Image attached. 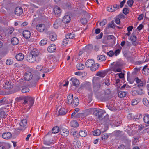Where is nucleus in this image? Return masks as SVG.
Returning a JSON list of instances; mask_svg holds the SVG:
<instances>
[{
    "instance_id": "6e6d98bb",
    "label": "nucleus",
    "mask_w": 149,
    "mask_h": 149,
    "mask_svg": "<svg viewBox=\"0 0 149 149\" xmlns=\"http://www.w3.org/2000/svg\"><path fill=\"white\" fill-rule=\"evenodd\" d=\"M108 138V136L107 134H102V135L101 138L102 140L106 139Z\"/></svg>"
},
{
    "instance_id": "a19ab883",
    "label": "nucleus",
    "mask_w": 149,
    "mask_h": 149,
    "mask_svg": "<svg viewBox=\"0 0 149 149\" xmlns=\"http://www.w3.org/2000/svg\"><path fill=\"white\" fill-rule=\"evenodd\" d=\"M108 38L106 36H104L102 40V42L103 43L107 44L109 43Z\"/></svg>"
},
{
    "instance_id": "412c9836",
    "label": "nucleus",
    "mask_w": 149,
    "mask_h": 149,
    "mask_svg": "<svg viewBox=\"0 0 149 149\" xmlns=\"http://www.w3.org/2000/svg\"><path fill=\"white\" fill-rule=\"evenodd\" d=\"M71 19V17L69 15H66L64 16L63 21L64 23H68L70 22Z\"/></svg>"
},
{
    "instance_id": "7c9ffc66",
    "label": "nucleus",
    "mask_w": 149,
    "mask_h": 149,
    "mask_svg": "<svg viewBox=\"0 0 149 149\" xmlns=\"http://www.w3.org/2000/svg\"><path fill=\"white\" fill-rule=\"evenodd\" d=\"M106 56L104 55H101L100 56L98 55L97 57V60L100 61H103L106 59Z\"/></svg>"
},
{
    "instance_id": "58836bf2",
    "label": "nucleus",
    "mask_w": 149,
    "mask_h": 149,
    "mask_svg": "<svg viewBox=\"0 0 149 149\" xmlns=\"http://www.w3.org/2000/svg\"><path fill=\"white\" fill-rule=\"evenodd\" d=\"M120 65V64L119 63H116V64L115 65H114L111 68V69L112 70L114 71V69H117V68H118L119 67V66Z\"/></svg>"
},
{
    "instance_id": "cd10ccee",
    "label": "nucleus",
    "mask_w": 149,
    "mask_h": 149,
    "mask_svg": "<svg viewBox=\"0 0 149 149\" xmlns=\"http://www.w3.org/2000/svg\"><path fill=\"white\" fill-rule=\"evenodd\" d=\"M70 125L71 127H78L79 124L78 122L76 120H73L71 122Z\"/></svg>"
},
{
    "instance_id": "f03ea898",
    "label": "nucleus",
    "mask_w": 149,
    "mask_h": 149,
    "mask_svg": "<svg viewBox=\"0 0 149 149\" xmlns=\"http://www.w3.org/2000/svg\"><path fill=\"white\" fill-rule=\"evenodd\" d=\"M99 78L96 77L93 78V83L94 91L95 92L96 94L98 97L103 99V95H104V93H102L101 92L102 90L100 89L97 90L96 88L97 87L99 88L101 86Z\"/></svg>"
},
{
    "instance_id": "473e14b6",
    "label": "nucleus",
    "mask_w": 149,
    "mask_h": 149,
    "mask_svg": "<svg viewBox=\"0 0 149 149\" xmlns=\"http://www.w3.org/2000/svg\"><path fill=\"white\" fill-rule=\"evenodd\" d=\"M42 72L44 73H47L49 71V68L46 66H42Z\"/></svg>"
},
{
    "instance_id": "e433bc0d",
    "label": "nucleus",
    "mask_w": 149,
    "mask_h": 149,
    "mask_svg": "<svg viewBox=\"0 0 149 149\" xmlns=\"http://www.w3.org/2000/svg\"><path fill=\"white\" fill-rule=\"evenodd\" d=\"M101 133L99 129H97L94 130L93 133V135L95 136H98Z\"/></svg>"
},
{
    "instance_id": "13d9d810",
    "label": "nucleus",
    "mask_w": 149,
    "mask_h": 149,
    "mask_svg": "<svg viewBox=\"0 0 149 149\" xmlns=\"http://www.w3.org/2000/svg\"><path fill=\"white\" fill-rule=\"evenodd\" d=\"M118 75L119 76V77L121 79H123L124 78V74L122 72L120 73H117L116 74V75Z\"/></svg>"
},
{
    "instance_id": "2f4dec72",
    "label": "nucleus",
    "mask_w": 149,
    "mask_h": 149,
    "mask_svg": "<svg viewBox=\"0 0 149 149\" xmlns=\"http://www.w3.org/2000/svg\"><path fill=\"white\" fill-rule=\"evenodd\" d=\"M79 135L82 137H85L87 135V132L85 130H81L79 132Z\"/></svg>"
},
{
    "instance_id": "a211bd4d",
    "label": "nucleus",
    "mask_w": 149,
    "mask_h": 149,
    "mask_svg": "<svg viewBox=\"0 0 149 149\" xmlns=\"http://www.w3.org/2000/svg\"><path fill=\"white\" fill-rule=\"evenodd\" d=\"M27 123V121L26 119L22 120L20 123V125L21 127H23L22 130L26 128V125Z\"/></svg>"
},
{
    "instance_id": "49530a36",
    "label": "nucleus",
    "mask_w": 149,
    "mask_h": 149,
    "mask_svg": "<svg viewBox=\"0 0 149 149\" xmlns=\"http://www.w3.org/2000/svg\"><path fill=\"white\" fill-rule=\"evenodd\" d=\"M37 82L33 79L32 81L29 84L30 86L32 87H35L36 84Z\"/></svg>"
},
{
    "instance_id": "09e8293b",
    "label": "nucleus",
    "mask_w": 149,
    "mask_h": 149,
    "mask_svg": "<svg viewBox=\"0 0 149 149\" xmlns=\"http://www.w3.org/2000/svg\"><path fill=\"white\" fill-rule=\"evenodd\" d=\"M79 110V108H76L74 109V111L73 113L71 115V118H73L74 115Z\"/></svg>"
},
{
    "instance_id": "6ab92c4d",
    "label": "nucleus",
    "mask_w": 149,
    "mask_h": 149,
    "mask_svg": "<svg viewBox=\"0 0 149 149\" xmlns=\"http://www.w3.org/2000/svg\"><path fill=\"white\" fill-rule=\"evenodd\" d=\"M15 57L18 61H21L24 58V55L22 53H19L16 55Z\"/></svg>"
},
{
    "instance_id": "1a4fd4ad",
    "label": "nucleus",
    "mask_w": 149,
    "mask_h": 149,
    "mask_svg": "<svg viewBox=\"0 0 149 149\" xmlns=\"http://www.w3.org/2000/svg\"><path fill=\"white\" fill-rule=\"evenodd\" d=\"M95 63L94 61L92 59H89L87 60L85 63V65L87 67L90 68L92 67Z\"/></svg>"
},
{
    "instance_id": "c85d7f7f",
    "label": "nucleus",
    "mask_w": 149,
    "mask_h": 149,
    "mask_svg": "<svg viewBox=\"0 0 149 149\" xmlns=\"http://www.w3.org/2000/svg\"><path fill=\"white\" fill-rule=\"evenodd\" d=\"M127 93L126 92L123 91H119L118 93V96L121 98L124 97L126 96Z\"/></svg>"
},
{
    "instance_id": "4468645a",
    "label": "nucleus",
    "mask_w": 149,
    "mask_h": 149,
    "mask_svg": "<svg viewBox=\"0 0 149 149\" xmlns=\"http://www.w3.org/2000/svg\"><path fill=\"white\" fill-rule=\"evenodd\" d=\"M49 37L52 41H55L57 38L56 35L54 32H51L49 34Z\"/></svg>"
},
{
    "instance_id": "603ef678",
    "label": "nucleus",
    "mask_w": 149,
    "mask_h": 149,
    "mask_svg": "<svg viewBox=\"0 0 149 149\" xmlns=\"http://www.w3.org/2000/svg\"><path fill=\"white\" fill-rule=\"evenodd\" d=\"M114 9H113V5H111V6H109V7H107V10L110 12H113L114 11Z\"/></svg>"
},
{
    "instance_id": "6e6552de",
    "label": "nucleus",
    "mask_w": 149,
    "mask_h": 149,
    "mask_svg": "<svg viewBox=\"0 0 149 149\" xmlns=\"http://www.w3.org/2000/svg\"><path fill=\"white\" fill-rule=\"evenodd\" d=\"M23 12V9L20 7H17L15 10V14L17 16H20Z\"/></svg>"
},
{
    "instance_id": "79ce46f5",
    "label": "nucleus",
    "mask_w": 149,
    "mask_h": 149,
    "mask_svg": "<svg viewBox=\"0 0 149 149\" xmlns=\"http://www.w3.org/2000/svg\"><path fill=\"white\" fill-rule=\"evenodd\" d=\"M136 36L133 33H132L130 37L131 40L132 42H135L136 40Z\"/></svg>"
},
{
    "instance_id": "ddd939ff",
    "label": "nucleus",
    "mask_w": 149,
    "mask_h": 149,
    "mask_svg": "<svg viewBox=\"0 0 149 149\" xmlns=\"http://www.w3.org/2000/svg\"><path fill=\"white\" fill-rule=\"evenodd\" d=\"M79 102V100L78 99V97H75L74 98L73 100L72 101V103L71 104H72L73 106L75 107L78 105Z\"/></svg>"
},
{
    "instance_id": "680f3d73",
    "label": "nucleus",
    "mask_w": 149,
    "mask_h": 149,
    "mask_svg": "<svg viewBox=\"0 0 149 149\" xmlns=\"http://www.w3.org/2000/svg\"><path fill=\"white\" fill-rule=\"evenodd\" d=\"M42 66L40 65H38L36 67V69L37 70L40 71H42Z\"/></svg>"
},
{
    "instance_id": "774afa93",
    "label": "nucleus",
    "mask_w": 149,
    "mask_h": 149,
    "mask_svg": "<svg viewBox=\"0 0 149 149\" xmlns=\"http://www.w3.org/2000/svg\"><path fill=\"white\" fill-rule=\"evenodd\" d=\"M118 149H129V148H126L125 146L123 145L122 144L119 146L118 147Z\"/></svg>"
},
{
    "instance_id": "39448f33",
    "label": "nucleus",
    "mask_w": 149,
    "mask_h": 149,
    "mask_svg": "<svg viewBox=\"0 0 149 149\" xmlns=\"http://www.w3.org/2000/svg\"><path fill=\"white\" fill-rule=\"evenodd\" d=\"M3 85V87L6 89H9L13 88V84H11V81H6Z\"/></svg>"
},
{
    "instance_id": "5701e85b",
    "label": "nucleus",
    "mask_w": 149,
    "mask_h": 149,
    "mask_svg": "<svg viewBox=\"0 0 149 149\" xmlns=\"http://www.w3.org/2000/svg\"><path fill=\"white\" fill-rule=\"evenodd\" d=\"M116 27V25L114 23L113 20H112L110 22L108 23L107 27V28H112L115 29Z\"/></svg>"
},
{
    "instance_id": "bb28decb",
    "label": "nucleus",
    "mask_w": 149,
    "mask_h": 149,
    "mask_svg": "<svg viewBox=\"0 0 149 149\" xmlns=\"http://www.w3.org/2000/svg\"><path fill=\"white\" fill-rule=\"evenodd\" d=\"M19 40L17 38L14 37L11 39V43L13 45H17L19 43Z\"/></svg>"
},
{
    "instance_id": "f8f14e48",
    "label": "nucleus",
    "mask_w": 149,
    "mask_h": 149,
    "mask_svg": "<svg viewBox=\"0 0 149 149\" xmlns=\"http://www.w3.org/2000/svg\"><path fill=\"white\" fill-rule=\"evenodd\" d=\"M2 137L5 139H10L12 136V134L9 132H6L2 135Z\"/></svg>"
},
{
    "instance_id": "a18cd8bd",
    "label": "nucleus",
    "mask_w": 149,
    "mask_h": 149,
    "mask_svg": "<svg viewBox=\"0 0 149 149\" xmlns=\"http://www.w3.org/2000/svg\"><path fill=\"white\" fill-rule=\"evenodd\" d=\"M99 111L97 109L95 108H94V110L93 114L95 115L96 116H97V115L99 114Z\"/></svg>"
},
{
    "instance_id": "9d476101",
    "label": "nucleus",
    "mask_w": 149,
    "mask_h": 149,
    "mask_svg": "<svg viewBox=\"0 0 149 149\" xmlns=\"http://www.w3.org/2000/svg\"><path fill=\"white\" fill-rule=\"evenodd\" d=\"M56 46L54 44L50 45L47 48V50L49 52H53L56 49Z\"/></svg>"
},
{
    "instance_id": "c03bdc74",
    "label": "nucleus",
    "mask_w": 149,
    "mask_h": 149,
    "mask_svg": "<svg viewBox=\"0 0 149 149\" xmlns=\"http://www.w3.org/2000/svg\"><path fill=\"white\" fill-rule=\"evenodd\" d=\"M142 118V115L141 114H136L134 116V119L136 120H138L139 119Z\"/></svg>"
},
{
    "instance_id": "0eeeda50",
    "label": "nucleus",
    "mask_w": 149,
    "mask_h": 149,
    "mask_svg": "<svg viewBox=\"0 0 149 149\" xmlns=\"http://www.w3.org/2000/svg\"><path fill=\"white\" fill-rule=\"evenodd\" d=\"M45 27L44 24H40L37 25L36 26L37 30L39 32H42L44 31Z\"/></svg>"
},
{
    "instance_id": "f704fd0d",
    "label": "nucleus",
    "mask_w": 149,
    "mask_h": 149,
    "mask_svg": "<svg viewBox=\"0 0 149 149\" xmlns=\"http://www.w3.org/2000/svg\"><path fill=\"white\" fill-rule=\"evenodd\" d=\"M76 67L78 70H82L84 68V66L82 64L79 63L77 65Z\"/></svg>"
},
{
    "instance_id": "aec40b11",
    "label": "nucleus",
    "mask_w": 149,
    "mask_h": 149,
    "mask_svg": "<svg viewBox=\"0 0 149 149\" xmlns=\"http://www.w3.org/2000/svg\"><path fill=\"white\" fill-rule=\"evenodd\" d=\"M61 22V21L60 19L56 20L53 24L54 27L55 29L58 28L60 26Z\"/></svg>"
},
{
    "instance_id": "c756f323",
    "label": "nucleus",
    "mask_w": 149,
    "mask_h": 149,
    "mask_svg": "<svg viewBox=\"0 0 149 149\" xmlns=\"http://www.w3.org/2000/svg\"><path fill=\"white\" fill-rule=\"evenodd\" d=\"M58 112L60 115H63L66 113L67 111L64 108L61 107L59 110Z\"/></svg>"
},
{
    "instance_id": "5fc2aeb1",
    "label": "nucleus",
    "mask_w": 149,
    "mask_h": 149,
    "mask_svg": "<svg viewBox=\"0 0 149 149\" xmlns=\"http://www.w3.org/2000/svg\"><path fill=\"white\" fill-rule=\"evenodd\" d=\"M139 102L138 100H133L132 101V105H135L137 104Z\"/></svg>"
},
{
    "instance_id": "052dcab7",
    "label": "nucleus",
    "mask_w": 149,
    "mask_h": 149,
    "mask_svg": "<svg viewBox=\"0 0 149 149\" xmlns=\"http://www.w3.org/2000/svg\"><path fill=\"white\" fill-rule=\"evenodd\" d=\"M107 54L110 57H112L114 54V52L112 51L107 52Z\"/></svg>"
},
{
    "instance_id": "338daca9",
    "label": "nucleus",
    "mask_w": 149,
    "mask_h": 149,
    "mask_svg": "<svg viewBox=\"0 0 149 149\" xmlns=\"http://www.w3.org/2000/svg\"><path fill=\"white\" fill-rule=\"evenodd\" d=\"M40 77L39 76L37 75L35 76H34L33 79L34 81H36V82L39 79Z\"/></svg>"
},
{
    "instance_id": "a878e982",
    "label": "nucleus",
    "mask_w": 149,
    "mask_h": 149,
    "mask_svg": "<svg viewBox=\"0 0 149 149\" xmlns=\"http://www.w3.org/2000/svg\"><path fill=\"white\" fill-rule=\"evenodd\" d=\"M106 74V72L105 71H99L96 74V75L102 77H104Z\"/></svg>"
},
{
    "instance_id": "3c124183",
    "label": "nucleus",
    "mask_w": 149,
    "mask_h": 149,
    "mask_svg": "<svg viewBox=\"0 0 149 149\" xmlns=\"http://www.w3.org/2000/svg\"><path fill=\"white\" fill-rule=\"evenodd\" d=\"M68 38H66L63 40L62 42V44L64 45L65 46L68 43Z\"/></svg>"
},
{
    "instance_id": "dca6fc26",
    "label": "nucleus",
    "mask_w": 149,
    "mask_h": 149,
    "mask_svg": "<svg viewBox=\"0 0 149 149\" xmlns=\"http://www.w3.org/2000/svg\"><path fill=\"white\" fill-rule=\"evenodd\" d=\"M73 94H70L67 97V103L68 104H71L72 103L73 98Z\"/></svg>"
},
{
    "instance_id": "c9c22d12",
    "label": "nucleus",
    "mask_w": 149,
    "mask_h": 149,
    "mask_svg": "<svg viewBox=\"0 0 149 149\" xmlns=\"http://www.w3.org/2000/svg\"><path fill=\"white\" fill-rule=\"evenodd\" d=\"M75 36V34L73 33H68L66 36V38H67L68 39H73Z\"/></svg>"
},
{
    "instance_id": "ea45409f",
    "label": "nucleus",
    "mask_w": 149,
    "mask_h": 149,
    "mask_svg": "<svg viewBox=\"0 0 149 149\" xmlns=\"http://www.w3.org/2000/svg\"><path fill=\"white\" fill-rule=\"evenodd\" d=\"M143 104L147 107H149V102L148 100L146 98H144L143 100Z\"/></svg>"
},
{
    "instance_id": "9b49d317",
    "label": "nucleus",
    "mask_w": 149,
    "mask_h": 149,
    "mask_svg": "<svg viewBox=\"0 0 149 149\" xmlns=\"http://www.w3.org/2000/svg\"><path fill=\"white\" fill-rule=\"evenodd\" d=\"M23 36L26 39L29 38L31 36L30 32L27 30L24 31L23 32Z\"/></svg>"
},
{
    "instance_id": "f3484780",
    "label": "nucleus",
    "mask_w": 149,
    "mask_h": 149,
    "mask_svg": "<svg viewBox=\"0 0 149 149\" xmlns=\"http://www.w3.org/2000/svg\"><path fill=\"white\" fill-rule=\"evenodd\" d=\"M60 132L61 134L64 136H67L69 133L68 130L64 129H60Z\"/></svg>"
},
{
    "instance_id": "e2e57ef3",
    "label": "nucleus",
    "mask_w": 149,
    "mask_h": 149,
    "mask_svg": "<svg viewBox=\"0 0 149 149\" xmlns=\"http://www.w3.org/2000/svg\"><path fill=\"white\" fill-rule=\"evenodd\" d=\"M5 116V112L4 111H1L0 112V117L1 118H4Z\"/></svg>"
},
{
    "instance_id": "423d86ee",
    "label": "nucleus",
    "mask_w": 149,
    "mask_h": 149,
    "mask_svg": "<svg viewBox=\"0 0 149 149\" xmlns=\"http://www.w3.org/2000/svg\"><path fill=\"white\" fill-rule=\"evenodd\" d=\"M24 77L25 80L29 81L32 78L33 75L30 72H27L25 73Z\"/></svg>"
},
{
    "instance_id": "20e7f679",
    "label": "nucleus",
    "mask_w": 149,
    "mask_h": 149,
    "mask_svg": "<svg viewBox=\"0 0 149 149\" xmlns=\"http://www.w3.org/2000/svg\"><path fill=\"white\" fill-rule=\"evenodd\" d=\"M102 93H104L103 95V99L104 100H108L109 96L111 93V91L109 89L105 90H102Z\"/></svg>"
},
{
    "instance_id": "7ed1b4c3",
    "label": "nucleus",
    "mask_w": 149,
    "mask_h": 149,
    "mask_svg": "<svg viewBox=\"0 0 149 149\" xmlns=\"http://www.w3.org/2000/svg\"><path fill=\"white\" fill-rule=\"evenodd\" d=\"M24 102L23 104L25 105L28 104L29 105V107L30 108L32 106L34 102V99L32 97L29 96H24L23 97Z\"/></svg>"
},
{
    "instance_id": "69168bd1",
    "label": "nucleus",
    "mask_w": 149,
    "mask_h": 149,
    "mask_svg": "<svg viewBox=\"0 0 149 149\" xmlns=\"http://www.w3.org/2000/svg\"><path fill=\"white\" fill-rule=\"evenodd\" d=\"M120 6L118 5L115 4L113 5V9H114V11L118 10Z\"/></svg>"
},
{
    "instance_id": "37998d69",
    "label": "nucleus",
    "mask_w": 149,
    "mask_h": 149,
    "mask_svg": "<svg viewBox=\"0 0 149 149\" xmlns=\"http://www.w3.org/2000/svg\"><path fill=\"white\" fill-rule=\"evenodd\" d=\"M104 82L103 83V84L104 83L105 85L107 86H109L110 85V81L107 78H106L104 79Z\"/></svg>"
},
{
    "instance_id": "4be33fe9",
    "label": "nucleus",
    "mask_w": 149,
    "mask_h": 149,
    "mask_svg": "<svg viewBox=\"0 0 149 149\" xmlns=\"http://www.w3.org/2000/svg\"><path fill=\"white\" fill-rule=\"evenodd\" d=\"M53 11L55 14H59L61 12L60 8L57 6H55L54 7Z\"/></svg>"
},
{
    "instance_id": "0e129e2a",
    "label": "nucleus",
    "mask_w": 149,
    "mask_h": 149,
    "mask_svg": "<svg viewBox=\"0 0 149 149\" xmlns=\"http://www.w3.org/2000/svg\"><path fill=\"white\" fill-rule=\"evenodd\" d=\"M94 108H90L87 110V112L90 114H93Z\"/></svg>"
},
{
    "instance_id": "4c0bfd02",
    "label": "nucleus",
    "mask_w": 149,
    "mask_h": 149,
    "mask_svg": "<svg viewBox=\"0 0 149 149\" xmlns=\"http://www.w3.org/2000/svg\"><path fill=\"white\" fill-rule=\"evenodd\" d=\"M29 89L26 86H23L22 87V92L24 93H26L28 92L29 91Z\"/></svg>"
},
{
    "instance_id": "2eb2a0df",
    "label": "nucleus",
    "mask_w": 149,
    "mask_h": 149,
    "mask_svg": "<svg viewBox=\"0 0 149 149\" xmlns=\"http://www.w3.org/2000/svg\"><path fill=\"white\" fill-rule=\"evenodd\" d=\"M70 80L72 81V84L74 86H77L79 84V80L76 78H72Z\"/></svg>"
},
{
    "instance_id": "f257e3e1",
    "label": "nucleus",
    "mask_w": 149,
    "mask_h": 149,
    "mask_svg": "<svg viewBox=\"0 0 149 149\" xmlns=\"http://www.w3.org/2000/svg\"><path fill=\"white\" fill-rule=\"evenodd\" d=\"M40 55L38 51L36 49H34L32 50L30 54L27 56V60L30 63L38 62L41 60Z\"/></svg>"
},
{
    "instance_id": "de8ad7c7",
    "label": "nucleus",
    "mask_w": 149,
    "mask_h": 149,
    "mask_svg": "<svg viewBox=\"0 0 149 149\" xmlns=\"http://www.w3.org/2000/svg\"><path fill=\"white\" fill-rule=\"evenodd\" d=\"M47 43V40L45 39L42 40L40 42V44L41 45L43 46L46 44Z\"/></svg>"
},
{
    "instance_id": "4d7b16f0",
    "label": "nucleus",
    "mask_w": 149,
    "mask_h": 149,
    "mask_svg": "<svg viewBox=\"0 0 149 149\" xmlns=\"http://www.w3.org/2000/svg\"><path fill=\"white\" fill-rule=\"evenodd\" d=\"M80 21L83 24H84L87 23V20L86 18H82L80 19Z\"/></svg>"
},
{
    "instance_id": "72a5a7b5",
    "label": "nucleus",
    "mask_w": 149,
    "mask_h": 149,
    "mask_svg": "<svg viewBox=\"0 0 149 149\" xmlns=\"http://www.w3.org/2000/svg\"><path fill=\"white\" fill-rule=\"evenodd\" d=\"M60 130L58 127L56 126L54 127L52 129V132L53 133H56L60 131Z\"/></svg>"
},
{
    "instance_id": "b1692460",
    "label": "nucleus",
    "mask_w": 149,
    "mask_h": 149,
    "mask_svg": "<svg viewBox=\"0 0 149 149\" xmlns=\"http://www.w3.org/2000/svg\"><path fill=\"white\" fill-rule=\"evenodd\" d=\"M99 64H94L92 67H90V70L92 71H96L99 68Z\"/></svg>"
},
{
    "instance_id": "bf43d9fd",
    "label": "nucleus",
    "mask_w": 149,
    "mask_h": 149,
    "mask_svg": "<svg viewBox=\"0 0 149 149\" xmlns=\"http://www.w3.org/2000/svg\"><path fill=\"white\" fill-rule=\"evenodd\" d=\"M127 3L130 7H131L133 5V0H129L127 1Z\"/></svg>"
},
{
    "instance_id": "864d4df0",
    "label": "nucleus",
    "mask_w": 149,
    "mask_h": 149,
    "mask_svg": "<svg viewBox=\"0 0 149 149\" xmlns=\"http://www.w3.org/2000/svg\"><path fill=\"white\" fill-rule=\"evenodd\" d=\"M115 23L117 24H119L120 23V21L119 18L116 17L114 18Z\"/></svg>"
},
{
    "instance_id": "393cba45",
    "label": "nucleus",
    "mask_w": 149,
    "mask_h": 149,
    "mask_svg": "<svg viewBox=\"0 0 149 149\" xmlns=\"http://www.w3.org/2000/svg\"><path fill=\"white\" fill-rule=\"evenodd\" d=\"M143 120L145 123L149 124V114H144Z\"/></svg>"
},
{
    "instance_id": "8fccbe9b",
    "label": "nucleus",
    "mask_w": 149,
    "mask_h": 149,
    "mask_svg": "<svg viewBox=\"0 0 149 149\" xmlns=\"http://www.w3.org/2000/svg\"><path fill=\"white\" fill-rule=\"evenodd\" d=\"M107 23V21L106 19H104L102 21L99 23L100 25L102 26L105 25Z\"/></svg>"
}]
</instances>
